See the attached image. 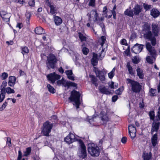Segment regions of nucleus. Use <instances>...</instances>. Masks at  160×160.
<instances>
[{
	"label": "nucleus",
	"instance_id": "1",
	"mask_svg": "<svg viewBox=\"0 0 160 160\" xmlns=\"http://www.w3.org/2000/svg\"><path fill=\"white\" fill-rule=\"evenodd\" d=\"M64 141L68 144H70L75 141H78L80 147V152L78 155L79 157L84 158L87 156V152L86 147L81 139H76L75 135L72 133H70L64 139Z\"/></svg>",
	"mask_w": 160,
	"mask_h": 160
},
{
	"label": "nucleus",
	"instance_id": "2",
	"mask_svg": "<svg viewBox=\"0 0 160 160\" xmlns=\"http://www.w3.org/2000/svg\"><path fill=\"white\" fill-rule=\"evenodd\" d=\"M142 32L144 38L150 40L153 46L155 45L156 44L155 36L153 35L150 31V26L147 24H145L143 27Z\"/></svg>",
	"mask_w": 160,
	"mask_h": 160
},
{
	"label": "nucleus",
	"instance_id": "3",
	"mask_svg": "<svg viewBox=\"0 0 160 160\" xmlns=\"http://www.w3.org/2000/svg\"><path fill=\"white\" fill-rule=\"evenodd\" d=\"M146 48L150 55L147 57L146 60L148 63L150 64L153 63L155 61L157 56L156 51L154 48L152 47L149 42L146 43Z\"/></svg>",
	"mask_w": 160,
	"mask_h": 160
},
{
	"label": "nucleus",
	"instance_id": "4",
	"mask_svg": "<svg viewBox=\"0 0 160 160\" xmlns=\"http://www.w3.org/2000/svg\"><path fill=\"white\" fill-rule=\"evenodd\" d=\"M126 82L127 84L130 85L131 91L133 93H139L142 89V85L137 81L127 78Z\"/></svg>",
	"mask_w": 160,
	"mask_h": 160
},
{
	"label": "nucleus",
	"instance_id": "5",
	"mask_svg": "<svg viewBox=\"0 0 160 160\" xmlns=\"http://www.w3.org/2000/svg\"><path fill=\"white\" fill-rule=\"evenodd\" d=\"M80 97V94L79 92L74 90L71 92V96L69 98V100L70 102H74L73 105L76 107L77 109L79 108Z\"/></svg>",
	"mask_w": 160,
	"mask_h": 160
},
{
	"label": "nucleus",
	"instance_id": "6",
	"mask_svg": "<svg viewBox=\"0 0 160 160\" xmlns=\"http://www.w3.org/2000/svg\"><path fill=\"white\" fill-rule=\"evenodd\" d=\"M88 153L93 157L98 156L100 152L99 147L94 143L88 144Z\"/></svg>",
	"mask_w": 160,
	"mask_h": 160
},
{
	"label": "nucleus",
	"instance_id": "7",
	"mask_svg": "<svg viewBox=\"0 0 160 160\" xmlns=\"http://www.w3.org/2000/svg\"><path fill=\"white\" fill-rule=\"evenodd\" d=\"M57 61L56 56L52 54H50L47 57L46 62V64L48 69L54 68Z\"/></svg>",
	"mask_w": 160,
	"mask_h": 160
},
{
	"label": "nucleus",
	"instance_id": "8",
	"mask_svg": "<svg viewBox=\"0 0 160 160\" xmlns=\"http://www.w3.org/2000/svg\"><path fill=\"white\" fill-rule=\"evenodd\" d=\"M52 127L53 124L51 123L48 121H46L43 124L42 133L44 136H49V134Z\"/></svg>",
	"mask_w": 160,
	"mask_h": 160
},
{
	"label": "nucleus",
	"instance_id": "9",
	"mask_svg": "<svg viewBox=\"0 0 160 160\" xmlns=\"http://www.w3.org/2000/svg\"><path fill=\"white\" fill-rule=\"evenodd\" d=\"M106 41V37L104 36H102L99 40V42L100 43L101 47L99 49L98 52V54L99 56L102 57H103L105 55V48H103V45Z\"/></svg>",
	"mask_w": 160,
	"mask_h": 160
},
{
	"label": "nucleus",
	"instance_id": "10",
	"mask_svg": "<svg viewBox=\"0 0 160 160\" xmlns=\"http://www.w3.org/2000/svg\"><path fill=\"white\" fill-rule=\"evenodd\" d=\"M129 133L131 138L133 139L136 137V129L134 125H130L128 126Z\"/></svg>",
	"mask_w": 160,
	"mask_h": 160
},
{
	"label": "nucleus",
	"instance_id": "11",
	"mask_svg": "<svg viewBox=\"0 0 160 160\" xmlns=\"http://www.w3.org/2000/svg\"><path fill=\"white\" fill-rule=\"evenodd\" d=\"M61 76L59 75L56 74L55 72L50 73L47 76L48 79L52 83H54L56 81L59 79Z\"/></svg>",
	"mask_w": 160,
	"mask_h": 160
},
{
	"label": "nucleus",
	"instance_id": "12",
	"mask_svg": "<svg viewBox=\"0 0 160 160\" xmlns=\"http://www.w3.org/2000/svg\"><path fill=\"white\" fill-rule=\"evenodd\" d=\"M143 46L142 44L140 45L137 43L133 46L132 49V51L134 53L138 54L142 51Z\"/></svg>",
	"mask_w": 160,
	"mask_h": 160
},
{
	"label": "nucleus",
	"instance_id": "13",
	"mask_svg": "<svg viewBox=\"0 0 160 160\" xmlns=\"http://www.w3.org/2000/svg\"><path fill=\"white\" fill-rule=\"evenodd\" d=\"M160 126V122H153L152 123L151 131L152 135L153 134L154 132L157 133L159 129Z\"/></svg>",
	"mask_w": 160,
	"mask_h": 160
},
{
	"label": "nucleus",
	"instance_id": "14",
	"mask_svg": "<svg viewBox=\"0 0 160 160\" xmlns=\"http://www.w3.org/2000/svg\"><path fill=\"white\" fill-rule=\"evenodd\" d=\"M95 73L97 77H98L99 79L102 81H104L105 79L104 75V72L101 71L98 69L96 70Z\"/></svg>",
	"mask_w": 160,
	"mask_h": 160
},
{
	"label": "nucleus",
	"instance_id": "15",
	"mask_svg": "<svg viewBox=\"0 0 160 160\" xmlns=\"http://www.w3.org/2000/svg\"><path fill=\"white\" fill-rule=\"evenodd\" d=\"M133 9L134 14L136 15H138L142 10V6L137 4L134 6Z\"/></svg>",
	"mask_w": 160,
	"mask_h": 160
},
{
	"label": "nucleus",
	"instance_id": "16",
	"mask_svg": "<svg viewBox=\"0 0 160 160\" xmlns=\"http://www.w3.org/2000/svg\"><path fill=\"white\" fill-rule=\"evenodd\" d=\"M152 135L151 138V142L153 147H154L158 143L157 133H156Z\"/></svg>",
	"mask_w": 160,
	"mask_h": 160
},
{
	"label": "nucleus",
	"instance_id": "17",
	"mask_svg": "<svg viewBox=\"0 0 160 160\" xmlns=\"http://www.w3.org/2000/svg\"><path fill=\"white\" fill-rule=\"evenodd\" d=\"M152 32L154 34V36H158L159 31V29L158 26V25L153 23L152 24Z\"/></svg>",
	"mask_w": 160,
	"mask_h": 160
},
{
	"label": "nucleus",
	"instance_id": "18",
	"mask_svg": "<svg viewBox=\"0 0 160 160\" xmlns=\"http://www.w3.org/2000/svg\"><path fill=\"white\" fill-rule=\"evenodd\" d=\"M100 91L102 93L106 94H109L111 92L108 90V88H106L104 86H101L99 87Z\"/></svg>",
	"mask_w": 160,
	"mask_h": 160
},
{
	"label": "nucleus",
	"instance_id": "19",
	"mask_svg": "<svg viewBox=\"0 0 160 160\" xmlns=\"http://www.w3.org/2000/svg\"><path fill=\"white\" fill-rule=\"evenodd\" d=\"M8 84L10 86H13L15 84L16 80V78L14 76H11L9 77Z\"/></svg>",
	"mask_w": 160,
	"mask_h": 160
},
{
	"label": "nucleus",
	"instance_id": "20",
	"mask_svg": "<svg viewBox=\"0 0 160 160\" xmlns=\"http://www.w3.org/2000/svg\"><path fill=\"white\" fill-rule=\"evenodd\" d=\"M136 71L137 75L139 78L143 79L144 78V75L142 70L139 67H138L136 70Z\"/></svg>",
	"mask_w": 160,
	"mask_h": 160
},
{
	"label": "nucleus",
	"instance_id": "21",
	"mask_svg": "<svg viewBox=\"0 0 160 160\" xmlns=\"http://www.w3.org/2000/svg\"><path fill=\"white\" fill-rule=\"evenodd\" d=\"M126 67L128 69L129 73L132 76H133L135 74V71L133 70L132 66L130 65L129 62H128L127 63Z\"/></svg>",
	"mask_w": 160,
	"mask_h": 160
},
{
	"label": "nucleus",
	"instance_id": "22",
	"mask_svg": "<svg viewBox=\"0 0 160 160\" xmlns=\"http://www.w3.org/2000/svg\"><path fill=\"white\" fill-rule=\"evenodd\" d=\"M159 14V12L156 9H153L151 11V15L154 18L157 17Z\"/></svg>",
	"mask_w": 160,
	"mask_h": 160
},
{
	"label": "nucleus",
	"instance_id": "23",
	"mask_svg": "<svg viewBox=\"0 0 160 160\" xmlns=\"http://www.w3.org/2000/svg\"><path fill=\"white\" fill-rule=\"evenodd\" d=\"M99 119V118L98 117H92L91 118L89 119L88 122L94 126L96 124L94 122L97 121V120Z\"/></svg>",
	"mask_w": 160,
	"mask_h": 160
},
{
	"label": "nucleus",
	"instance_id": "24",
	"mask_svg": "<svg viewBox=\"0 0 160 160\" xmlns=\"http://www.w3.org/2000/svg\"><path fill=\"white\" fill-rule=\"evenodd\" d=\"M48 4L49 5H48L50 8V11L49 12H48V13L51 15H53L55 14L57 11L54 5H51L49 3Z\"/></svg>",
	"mask_w": 160,
	"mask_h": 160
},
{
	"label": "nucleus",
	"instance_id": "25",
	"mask_svg": "<svg viewBox=\"0 0 160 160\" xmlns=\"http://www.w3.org/2000/svg\"><path fill=\"white\" fill-rule=\"evenodd\" d=\"M92 15H94L93 19H95V20L97 21L98 15L96 10H92L90 14L89 15V19L92 18Z\"/></svg>",
	"mask_w": 160,
	"mask_h": 160
},
{
	"label": "nucleus",
	"instance_id": "26",
	"mask_svg": "<svg viewBox=\"0 0 160 160\" xmlns=\"http://www.w3.org/2000/svg\"><path fill=\"white\" fill-rule=\"evenodd\" d=\"M91 78V81L92 82V83L96 87H97L98 84L97 83L98 79L92 75H90L89 76Z\"/></svg>",
	"mask_w": 160,
	"mask_h": 160
},
{
	"label": "nucleus",
	"instance_id": "27",
	"mask_svg": "<svg viewBox=\"0 0 160 160\" xmlns=\"http://www.w3.org/2000/svg\"><path fill=\"white\" fill-rule=\"evenodd\" d=\"M54 22L56 25H59L62 23V20L59 17L56 16L54 17Z\"/></svg>",
	"mask_w": 160,
	"mask_h": 160
},
{
	"label": "nucleus",
	"instance_id": "28",
	"mask_svg": "<svg viewBox=\"0 0 160 160\" xmlns=\"http://www.w3.org/2000/svg\"><path fill=\"white\" fill-rule=\"evenodd\" d=\"M35 32L37 34H41L44 33V30L41 27H37L35 29Z\"/></svg>",
	"mask_w": 160,
	"mask_h": 160
},
{
	"label": "nucleus",
	"instance_id": "29",
	"mask_svg": "<svg viewBox=\"0 0 160 160\" xmlns=\"http://www.w3.org/2000/svg\"><path fill=\"white\" fill-rule=\"evenodd\" d=\"M133 12L132 10L127 9L124 12V14L130 17H133L134 15Z\"/></svg>",
	"mask_w": 160,
	"mask_h": 160
},
{
	"label": "nucleus",
	"instance_id": "30",
	"mask_svg": "<svg viewBox=\"0 0 160 160\" xmlns=\"http://www.w3.org/2000/svg\"><path fill=\"white\" fill-rule=\"evenodd\" d=\"M92 63L93 66L96 65L97 63L98 60L97 58V54H93V58L92 59Z\"/></svg>",
	"mask_w": 160,
	"mask_h": 160
},
{
	"label": "nucleus",
	"instance_id": "31",
	"mask_svg": "<svg viewBox=\"0 0 160 160\" xmlns=\"http://www.w3.org/2000/svg\"><path fill=\"white\" fill-rule=\"evenodd\" d=\"M3 21H5L7 22H9L10 20V18L11 17V16L9 14L4 15L2 17H1Z\"/></svg>",
	"mask_w": 160,
	"mask_h": 160
},
{
	"label": "nucleus",
	"instance_id": "32",
	"mask_svg": "<svg viewBox=\"0 0 160 160\" xmlns=\"http://www.w3.org/2000/svg\"><path fill=\"white\" fill-rule=\"evenodd\" d=\"M47 87L48 90L52 93H55L56 90L50 84H48L47 85Z\"/></svg>",
	"mask_w": 160,
	"mask_h": 160
},
{
	"label": "nucleus",
	"instance_id": "33",
	"mask_svg": "<svg viewBox=\"0 0 160 160\" xmlns=\"http://www.w3.org/2000/svg\"><path fill=\"white\" fill-rule=\"evenodd\" d=\"M78 36L81 42L86 41V37L83 35L81 32L78 33Z\"/></svg>",
	"mask_w": 160,
	"mask_h": 160
},
{
	"label": "nucleus",
	"instance_id": "34",
	"mask_svg": "<svg viewBox=\"0 0 160 160\" xmlns=\"http://www.w3.org/2000/svg\"><path fill=\"white\" fill-rule=\"evenodd\" d=\"M66 85L68 87L73 86L74 87H76L77 86V84L76 83L68 81H67L66 82Z\"/></svg>",
	"mask_w": 160,
	"mask_h": 160
},
{
	"label": "nucleus",
	"instance_id": "35",
	"mask_svg": "<svg viewBox=\"0 0 160 160\" xmlns=\"http://www.w3.org/2000/svg\"><path fill=\"white\" fill-rule=\"evenodd\" d=\"M31 151V147H29L26 148V151L24 152V156H27L30 154Z\"/></svg>",
	"mask_w": 160,
	"mask_h": 160
},
{
	"label": "nucleus",
	"instance_id": "36",
	"mask_svg": "<svg viewBox=\"0 0 160 160\" xmlns=\"http://www.w3.org/2000/svg\"><path fill=\"white\" fill-rule=\"evenodd\" d=\"M7 85V82L6 81H3L1 85V91H3V92H5V87Z\"/></svg>",
	"mask_w": 160,
	"mask_h": 160
},
{
	"label": "nucleus",
	"instance_id": "37",
	"mask_svg": "<svg viewBox=\"0 0 160 160\" xmlns=\"http://www.w3.org/2000/svg\"><path fill=\"white\" fill-rule=\"evenodd\" d=\"M22 53L24 55L25 53H28L29 52V50L28 47H24L21 48Z\"/></svg>",
	"mask_w": 160,
	"mask_h": 160
},
{
	"label": "nucleus",
	"instance_id": "38",
	"mask_svg": "<svg viewBox=\"0 0 160 160\" xmlns=\"http://www.w3.org/2000/svg\"><path fill=\"white\" fill-rule=\"evenodd\" d=\"M5 92H7L8 94L13 93L15 92V91L13 89H12L8 87L5 88Z\"/></svg>",
	"mask_w": 160,
	"mask_h": 160
},
{
	"label": "nucleus",
	"instance_id": "39",
	"mask_svg": "<svg viewBox=\"0 0 160 160\" xmlns=\"http://www.w3.org/2000/svg\"><path fill=\"white\" fill-rule=\"evenodd\" d=\"M115 71V68H114L112 71L108 73L109 78L110 79H112L114 75V72Z\"/></svg>",
	"mask_w": 160,
	"mask_h": 160
},
{
	"label": "nucleus",
	"instance_id": "40",
	"mask_svg": "<svg viewBox=\"0 0 160 160\" xmlns=\"http://www.w3.org/2000/svg\"><path fill=\"white\" fill-rule=\"evenodd\" d=\"M149 115L151 120H154L155 118L154 112V111H151L149 112Z\"/></svg>",
	"mask_w": 160,
	"mask_h": 160
},
{
	"label": "nucleus",
	"instance_id": "41",
	"mask_svg": "<svg viewBox=\"0 0 160 160\" xmlns=\"http://www.w3.org/2000/svg\"><path fill=\"white\" fill-rule=\"evenodd\" d=\"M144 160H149L151 158V156L148 153H144L143 156Z\"/></svg>",
	"mask_w": 160,
	"mask_h": 160
},
{
	"label": "nucleus",
	"instance_id": "42",
	"mask_svg": "<svg viewBox=\"0 0 160 160\" xmlns=\"http://www.w3.org/2000/svg\"><path fill=\"white\" fill-rule=\"evenodd\" d=\"M5 92H3V91H1V93L0 94V102H2L5 97Z\"/></svg>",
	"mask_w": 160,
	"mask_h": 160
},
{
	"label": "nucleus",
	"instance_id": "43",
	"mask_svg": "<svg viewBox=\"0 0 160 160\" xmlns=\"http://www.w3.org/2000/svg\"><path fill=\"white\" fill-rule=\"evenodd\" d=\"M132 62L134 64H137L139 62L138 58L137 56L134 57L132 59Z\"/></svg>",
	"mask_w": 160,
	"mask_h": 160
},
{
	"label": "nucleus",
	"instance_id": "44",
	"mask_svg": "<svg viewBox=\"0 0 160 160\" xmlns=\"http://www.w3.org/2000/svg\"><path fill=\"white\" fill-rule=\"evenodd\" d=\"M8 76V73L5 72H4L2 74V75L1 76V78L2 80L5 79L7 78Z\"/></svg>",
	"mask_w": 160,
	"mask_h": 160
},
{
	"label": "nucleus",
	"instance_id": "45",
	"mask_svg": "<svg viewBox=\"0 0 160 160\" xmlns=\"http://www.w3.org/2000/svg\"><path fill=\"white\" fill-rule=\"evenodd\" d=\"M89 52V50L88 49L86 48V47H84L82 49V52H83V53L85 55H87Z\"/></svg>",
	"mask_w": 160,
	"mask_h": 160
},
{
	"label": "nucleus",
	"instance_id": "46",
	"mask_svg": "<svg viewBox=\"0 0 160 160\" xmlns=\"http://www.w3.org/2000/svg\"><path fill=\"white\" fill-rule=\"evenodd\" d=\"M95 0H90L88 3L89 6L94 7L95 6Z\"/></svg>",
	"mask_w": 160,
	"mask_h": 160
},
{
	"label": "nucleus",
	"instance_id": "47",
	"mask_svg": "<svg viewBox=\"0 0 160 160\" xmlns=\"http://www.w3.org/2000/svg\"><path fill=\"white\" fill-rule=\"evenodd\" d=\"M156 92V89L151 88L150 89V95L151 96H154Z\"/></svg>",
	"mask_w": 160,
	"mask_h": 160
},
{
	"label": "nucleus",
	"instance_id": "48",
	"mask_svg": "<svg viewBox=\"0 0 160 160\" xmlns=\"http://www.w3.org/2000/svg\"><path fill=\"white\" fill-rule=\"evenodd\" d=\"M101 120L102 121L104 122L103 123H104V122H105L108 121V117L106 115H104L102 117Z\"/></svg>",
	"mask_w": 160,
	"mask_h": 160
},
{
	"label": "nucleus",
	"instance_id": "49",
	"mask_svg": "<svg viewBox=\"0 0 160 160\" xmlns=\"http://www.w3.org/2000/svg\"><path fill=\"white\" fill-rule=\"evenodd\" d=\"M123 90V87L121 88H119L116 91V93L118 95H120L121 94Z\"/></svg>",
	"mask_w": 160,
	"mask_h": 160
},
{
	"label": "nucleus",
	"instance_id": "50",
	"mask_svg": "<svg viewBox=\"0 0 160 160\" xmlns=\"http://www.w3.org/2000/svg\"><path fill=\"white\" fill-rule=\"evenodd\" d=\"M143 6L144 9L146 11L150 9L151 8V5H148V4H146V3H144Z\"/></svg>",
	"mask_w": 160,
	"mask_h": 160
},
{
	"label": "nucleus",
	"instance_id": "51",
	"mask_svg": "<svg viewBox=\"0 0 160 160\" xmlns=\"http://www.w3.org/2000/svg\"><path fill=\"white\" fill-rule=\"evenodd\" d=\"M65 81L63 79L58 80L57 82V84L59 85L61 84L64 85V84H65Z\"/></svg>",
	"mask_w": 160,
	"mask_h": 160
},
{
	"label": "nucleus",
	"instance_id": "52",
	"mask_svg": "<svg viewBox=\"0 0 160 160\" xmlns=\"http://www.w3.org/2000/svg\"><path fill=\"white\" fill-rule=\"evenodd\" d=\"M8 105V103L6 102H5L2 106V107L0 108V111L3 110Z\"/></svg>",
	"mask_w": 160,
	"mask_h": 160
},
{
	"label": "nucleus",
	"instance_id": "53",
	"mask_svg": "<svg viewBox=\"0 0 160 160\" xmlns=\"http://www.w3.org/2000/svg\"><path fill=\"white\" fill-rule=\"evenodd\" d=\"M35 3L34 0H31L29 2L28 4L30 6L34 7L35 5Z\"/></svg>",
	"mask_w": 160,
	"mask_h": 160
},
{
	"label": "nucleus",
	"instance_id": "54",
	"mask_svg": "<svg viewBox=\"0 0 160 160\" xmlns=\"http://www.w3.org/2000/svg\"><path fill=\"white\" fill-rule=\"evenodd\" d=\"M65 73L68 76H68L72 75V71L71 70L66 71H65Z\"/></svg>",
	"mask_w": 160,
	"mask_h": 160
},
{
	"label": "nucleus",
	"instance_id": "55",
	"mask_svg": "<svg viewBox=\"0 0 160 160\" xmlns=\"http://www.w3.org/2000/svg\"><path fill=\"white\" fill-rule=\"evenodd\" d=\"M22 153L20 150L18 151V155L17 158V160H20L22 158Z\"/></svg>",
	"mask_w": 160,
	"mask_h": 160
},
{
	"label": "nucleus",
	"instance_id": "56",
	"mask_svg": "<svg viewBox=\"0 0 160 160\" xmlns=\"http://www.w3.org/2000/svg\"><path fill=\"white\" fill-rule=\"evenodd\" d=\"M8 13H7V12H5L4 11H2L0 12V16L1 17H2V16H3L4 15H6L7 14H8Z\"/></svg>",
	"mask_w": 160,
	"mask_h": 160
},
{
	"label": "nucleus",
	"instance_id": "57",
	"mask_svg": "<svg viewBox=\"0 0 160 160\" xmlns=\"http://www.w3.org/2000/svg\"><path fill=\"white\" fill-rule=\"evenodd\" d=\"M78 57H76V56H75V60H74L77 66H79L80 65V63L78 61Z\"/></svg>",
	"mask_w": 160,
	"mask_h": 160
},
{
	"label": "nucleus",
	"instance_id": "58",
	"mask_svg": "<svg viewBox=\"0 0 160 160\" xmlns=\"http://www.w3.org/2000/svg\"><path fill=\"white\" fill-rule=\"evenodd\" d=\"M121 43L123 45H127V43L126 42V40L125 39H123L122 40Z\"/></svg>",
	"mask_w": 160,
	"mask_h": 160
},
{
	"label": "nucleus",
	"instance_id": "59",
	"mask_svg": "<svg viewBox=\"0 0 160 160\" xmlns=\"http://www.w3.org/2000/svg\"><path fill=\"white\" fill-rule=\"evenodd\" d=\"M118 97L116 95L113 96L112 98V101L113 102H115L117 100Z\"/></svg>",
	"mask_w": 160,
	"mask_h": 160
},
{
	"label": "nucleus",
	"instance_id": "60",
	"mask_svg": "<svg viewBox=\"0 0 160 160\" xmlns=\"http://www.w3.org/2000/svg\"><path fill=\"white\" fill-rule=\"evenodd\" d=\"M7 144H8V146L9 147L11 146V139L9 138H7Z\"/></svg>",
	"mask_w": 160,
	"mask_h": 160
},
{
	"label": "nucleus",
	"instance_id": "61",
	"mask_svg": "<svg viewBox=\"0 0 160 160\" xmlns=\"http://www.w3.org/2000/svg\"><path fill=\"white\" fill-rule=\"evenodd\" d=\"M23 26V24L22 23H18L16 25V27L18 28L19 29L21 28Z\"/></svg>",
	"mask_w": 160,
	"mask_h": 160
},
{
	"label": "nucleus",
	"instance_id": "62",
	"mask_svg": "<svg viewBox=\"0 0 160 160\" xmlns=\"http://www.w3.org/2000/svg\"><path fill=\"white\" fill-rule=\"evenodd\" d=\"M100 25L101 28H102V31H103L105 30V26L103 23L101 22L100 23Z\"/></svg>",
	"mask_w": 160,
	"mask_h": 160
},
{
	"label": "nucleus",
	"instance_id": "63",
	"mask_svg": "<svg viewBox=\"0 0 160 160\" xmlns=\"http://www.w3.org/2000/svg\"><path fill=\"white\" fill-rule=\"evenodd\" d=\"M127 141V138L126 137H123L121 139V142L123 143H125Z\"/></svg>",
	"mask_w": 160,
	"mask_h": 160
},
{
	"label": "nucleus",
	"instance_id": "64",
	"mask_svg": "<svg viewBox=\"0 0 160 160\" xmlns=\"http://www.w3.org/2000/svg\"><path fill=\"white\" fill-rule=\"evenodd\" d=\"M26 16L28 19H29L31 17V15L29 12H27L26 14Z\"/></svg>",
	"mask_w": 160,
	"mask_h": 160
}]
</instances>
